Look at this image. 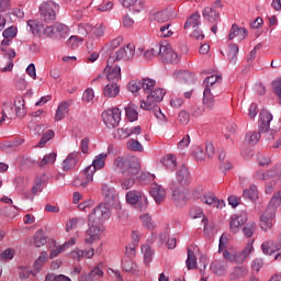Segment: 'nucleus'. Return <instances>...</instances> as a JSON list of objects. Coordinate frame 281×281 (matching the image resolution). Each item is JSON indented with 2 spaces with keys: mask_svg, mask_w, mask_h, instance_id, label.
Instances as JSON below:
<instances>
[{
  "mask_svg": "<svg viewBox=\"0 0 281 281\" xmlns=\"http://www.w3.org/2000/svg\"><path fill=\"white\" fill-rule=\"evenodd\" d=\"M113 168L116 172H121L123 175L121 182L123 190H130V188H133V186H135V179L144 181L147 177H150V173L142 172L139 159L134 156L116 157L113 161Z\"/></svg>",
  "mask_w": 281,
  "mask_h": 281,
  "instance_id": "nucleus-1",
  "label": "nucleus"
},
{
  "mask_svg": "<svg viewBox=\"0 0 281 281\" xmlns=\"http://www.w3.org/2000/svg\"><path fill=\"white\" fill-rule=\"evenodd\" d=\"M19 29L12 25L5 29L2 33L3 40L0 44V49L4 54V58H8L7 66L2 67V71H12L14 67L12 59L16 57V52H14V49H9L8 47L12 44V40L16 38Z\"/></svg>",
  "mask_w": 281,
  "mask_h": 281,
  "instance_id": "nucleus-2",
  "label": "nucleus"
},
{
  "mask_svg": "<svg viewBox=\"0 0 281 281\" xmlns=\"http://www.w3.org/2000/svg\"><path fill=\"white\" fill-rule=\"evenodd\" d=\"M251 251H254V240H249L243 251L236 250H224L223 258L227 262H236V265H243L249 256H251Z\"/></svg>",
  "mask_w": 281,
  "mask_h": 281,
  "instance_id": "nucleus-3",
  "label": "nucleus"
},
{
  "mask_svg": "<svg viewBox=\"0 0 281 281\" xmlns=\"http://www.w3.org/2000/svg\"><path fill=\"white\" fill-rule=\"evenodd\" d=\"M109 218H111V209L105 203H100L88 216L90 224L95 223V225H102Z\"/></svg>",
  "mask_w": 281,
  "mask_h": 281,
  "instance_id": "nucleus-4",
  "label": "nucleus"
},
{
  "mask_svg": "<svg viewBox=\"0 0 281 281\" xmlns=\"http://www.w3.org/2000/svg\"><path fill=\"white\" fill-rule=\"evenodd\" d=\"M135 57V45L127 44L126 47L112 52L108 59V65H113L116 60H133Z\"/></svg>",
  "mask_w": 281,
  "mask_h": 281,
  "instance_id": "nucleus-5",
  "label": "nucleus"
},
{
  "mask_svg": "<svg viewBox=\"0 0 281 281\" xmlns=\"http://www.w3.org/2000/svg\"><path fill=\"white\" fill-rule=\"evenodd\" d=\"M260 125H259V133L263 134L265 139L271 140L273 139V135L276 132L270 128L271 120H273V115L268 111L260 112Z\"/></svg>",
  "mask_w": 281,
  "mask_h": 281,
  "instance_id": "nucleus-6",
  "label": "nucleus"
},
{
  "mask_svg": "<svg viewBox=\"0 0 281 281\" xmlns=\"http://www.w3.org/2000/svg\"><path fill=\"white\" fill-rule=\"evenodd\" d=\"M164 95H166V90L161 88H156L155 90H151L147 94V99L140 102V109H144L145 111H150L153 106L159 104V102L164 100Z\"/></svg>",
  "mask_w": 281,
  "mask_h": 281,
  "instance_id": "nucleus-7",
  "label": "nucleus"
},
{
  "mask_svg": "<svg viewBox=\"0 0 281 281\" xmlns=\"http://www.w3.org/2000/svg\"><path fill=\"white\" fill-rule=\"evenodd\" d=\"M58 4L54 1L44 2L40 7L41 19L45 23H52L56 21V11H58Z\"/></svg>",
  "mask_w": 281,
  "mask_h": 281,
  "instance_id": "nucleus-8",
  "label": "nucleus"
},
{
  "mask_svg": "<svg viewBox=\"0 0 281 281\" xmlns=\"http://www.w3.org/2000/svg\"><path fill=\"white\" fill-rule=\"evenodd\" d=\"M103 122L108 128H115L122 120V111L119 108L105 110L102 113Z\"/></svg>",
  "mask_w": 281,
  "mask_h": 281,
  "instance_id": "nucleus-9",
  "label": "nucleus"
},
{
  "mask_svg": "<svg viewBox=\"0 0 281 281\" xmlns=\"http://www.w3.org/2000/svg\"><path fill=\"white\" fill-rule=\"evenodd\" d=\"M160 56L164 63H169L170 65L179 64V55L177 54V52H175L172 45L170 44H160Z\"/></svg>",
  "mask_w": 281,
  "mask_h": 281,
  "instance_id": "nucleus-10",
  "label": "nucleus"
},
{
  "mask_svg": "<svg viewBox=\"0 0 281 281\" xmlns=\"http://www.w3.org/2000/svg\"><path fill=\"white\" fill-rule=\"evenodd\" d=\"M89 228L86 232L85 243L86 245H93L97 240H100V232L102 228L100 227L101 224L92 223L88 220Z\"/></svg>",
  "mask_w": 281,
  "mask_h": 281,
  "instance_id": "nucleus-11",
  "label": "nucleus"
},
{
  "mask_svg": "<svg viewBox=\"0 0 281 281\" xmlns=\"http://www.w3.org/2000/svg\"><path fill=\"white\" fill-rule=\"evenodd\" d=\"M102 195L104 198V201L109 203L112 207L115 205H120V198L117 196V191H115V188L109 184H103Z\"/></svg>",
  "mask_w": 281,
  "mask_h": 281,
  "instance_id": "nucleus-12",
  "label": "nucleus"
},
{
  "mask_svg": "<svg viewBox=\"0 0 281 281\" xmlns=\"http://www.w3.org/2000/svg\"><path fill=\"white\" fill-rule=\"evenodd\" d=\"M278 177H280V168L278 167H273L267 171L258 170L254 176L257 181H276Z\"/></svg>",
  "mask_w": 281,
  "mask_h": 281,
  "instance_id": "nucleus-13",
  "label": "nucleus"
},
{
  "mask_svg": "<svg viewBox=\"0 0 281 281\" xmlns=\"http://www.w3.org/2000/svg\"><path fill=\"white\" fill-rule=\"evenodd\" d=\"M104 25L100 24L98 27H93L91 24H79L78 32L82 36L87 34H94L97 38H101V36H104Z\"/></svg>",
  "mask_w": 281,
  "mask_h": 281,
  "instance_id": "nucleus-14",
  "label": "nucleus"
},
{
  "mask_svg": "<svg viewBox=\"0 0 281 281\" xmlns=\"http://www.w3.org/2000/svg\"><path fill=\"white\" fill-rule=\"evenodd\" d=\"M104 74H106V79L109 82L117 83L122 79V68L117 65L113 66V64H108L104 68Z\"/></svg>",
  "mask_w": 281,
  "mask_h": 281,
  "instance_id": "nucleus-15",
  "label": "nucleus"
},
{
  "mask_svg": "<svg viewBox=\"0 0 281 281\" xmlns=\"http://www.w3.org/2000/svg\"><path fill=\"white\" fill-rule=\"evenodd\" d=\"M273 221H276V213L273 210L265 211L260 217V228L262 232H269L273 227Z\"/></svg>",
  "mask_w": 281,
  "mask_h": 281,
  "instance_id": "nucleus-16",
  "label": "nucleus"
},
{
  "mask_svg": "<svg viewBox=\"0 0 281 281\" xmlns=\"http://www.w3.org/2000/svg\"><path fill=\"white\" fill-rule=\"evenodd\" d=\"M201 201L202 203H205V205H211L217 210H223L225 206V201L218 200V198H216V195H214L212 192H204Z\"/></svg>",
  "mask_w": 281,
  "mask_h": 281,
  "instance_id": "nucleus-17",
  "label": "nucleus"
},
{
  "mask_svg": "<svg viewBox=\"0 0 281 281\" xmlns=\"http://www.w3.org/2000/svg\"><path fill=\"white\" fill-rule=\"evenodd\" d=\"M109 157V154L101 153L98 156H95L94 160L92 161V165L88 166L86 169L90 175H95L97 170H102L105 166L106 158Z\"/></svg>",
  "mask_w": 281,
  "mask_h": 281,
  "instance_id": "nucleus-18",
  "label": "nucleus"
},
{
  "mask_svg": "<svg viewBox=\"0 0 281 281\" xmlns=\"http://www.w3.org/2000/svg\"><path fill=\"white\" fill-rule=\"evenodd\" d=\"M91 181H93L92 173L85 169L83 172L74 179L72 186H75V188L85 189L89 183H91Z\"/></svg>",
  "mask_w": 281,
  "mask_h": 281,
  "instance_id": "nucleus-19",
  "label": "nucleus"
},
{
  "mask_svg": "<svg viewBox=\"0 0 281 281\" xmlns=\"http://www.w3.org/2000/svg\"><path fill=\"white\" fill-rule=\"evenodd\" d=\"M172 201L177 207L186 205L188 201V190L183 187L176 188L172 192Z\"/></svg>",
  "mask_w": 281,
  "mask_h": 281,
  "instance_id": "nucleus-20",
  "label": "nucleus"
},
{
  "mask_svg": "<svg viewBox=\"0 0 281 281\" xmlns=\"http://www.w3.org/2000/svg\"><path fill=\"white\" fill-rule=\"evenodd\" d=\"M247 223V214H235L229 220V228L233 234H238L240 227Z\"/></svg>",
  "mask_w": 281,
  "mask_h": 281,
  "instance_id": "nucleus-21",
  "label": "nucleus"
},
{
  "mask_svg": "<svg viewBox=\"0 0 281 281\" xmlns=\"http://www.w3.org/2000/svg\"><path fill=\"white\" fill-rule=\"evenodd\" d=\"M149 192L158 205L166 200V189L161 184L153 183Z\"/></svg>",
  "mask_w": 281,
  "mask_h": 281,
  "instance_id": "nucleus-22",
  "label": "nucleus"
},
{
  "mask_svg": "<svg viewBox=\"0 0 281 281\" xmlns=\"http://www.w3.org/2000/svg\"><path fill=\"white\" fill-rule=\"evenodd\" d=\"M249 36V32L247 29L239 27L237 24H233L228 34V41H234V38H238V41H245Z\"/></svg>",
  "mask_w": 281,
  "mask_h": 281,
  "instance_id": "nucleus-23",
  "label": "nucleus"
},
{
  "mask_svg": "<svg viewBox=\"0 0 281 281\" xmlns=\"http://www.w3.org/2000/svg\"><path fill=\"white\" fill-rule=\"evenodd\" d=\"M71 103V100L63 101L61 103H59L55 113V122H60V120H65V117H67Z\"/></svg>",
  "mask_w": 281,
  "mask_h": 281,
  "instance_id": "nucleus-24",
  "label": "nucleus"
},
{
  "mask_svg": "<svg viewBox=\"0 0 281 281\" xmlns=\"http://www.w3.org/2000/svg\"><path fill=\"white\" fill-rule=\"evenodd\" d=\"M80 159V151H74L67 156V158L63 161V170L66 172L72 170L78 165V160Z\"/></svg>",
  "mask_w": 281,
  "mask_h": 281,
  "instance_id": "nucleus-25",
  "label": "nucleus"
},
{
  "mask_svg": "<svg viewBox=\"0 0 281 281\" xmlns=\"http://www.w3.org/2000/svg\"><path fill=\"white\" fill-rule=\"evenodd\" d=\"M202 16L205 21H209V23H218V21H221V13L212 7H205Z\"/></svg>",
  "mask_w": 281,
  "mask_h": 281,
  "instance_id": "nucleus-26",
  "label": "nucleus"
},
{
  "mask_svg": "<svg viewBox=\"0 0 281 281\" xmlns=\"http://www.w3.org/2000/svg\"><path fill=\"white\" fill-rule=\"evenodd\" d=\"M177 181L181 186H188L190 181H192V177L190 176V171L186 165H182L177 171Z\"/></svg>",
  "mask_w": 281,
  "mask_h": 281,
  "instance_id": "nucleus-27",
  "label": "nucleus"
},
{
  "mask_svg": "<svg viewBox=\"0 0 281 281\" xmlns=\"http://www.w3.org/2000/svg\"><path fill=\"white\" fill-rule=\"evenodd\" d=\"M77 240L78 239H76V237H72L70 238V240L64 243L63 245L55 246V248L50 250L49 258H56L58 255L63 254V251H66V249H69V247H74Z\"/></svg>",
  "mask_w": 281,
  "mask_h": 281,
  "instance_id": "nucleus-28",
  "label": "nucleus"
},
{
  "mask_svg": "<svg viewBox=\"0 0 281 281\" xmlns=\"http://www.w3.org/2000/svg\"><path fill=\"white\" fill-rule=\"evenodd\" d=\"M210 269L215 276H225L229 266L224 260H217L211 263Z\"/></svg>",
  "mask_w": 281,
  "mask_h": 281,
  "instance_id": "nucleus-29",
  "label": "nucleus"
},
{
  "mask_svg": "<svg viewBox=\"0 0 281 281\" xmlns=\"http://www.w3.org/2000/svg\"><path fill=\"white\" fill-rule=\"evenodd\" d=\"M94 254H95V250L93 248H91L90 250H80L76 248L70 252V257L74 260H77L78 262H80L82 258H88V259L93 258Z\"/></svg>",
  "mask_w": 281,
  "mask_h": 281,
  "instance_id": "nucleus-30",
  "label": "nucleus"
},
{
  "mask_svg": "<svg viewBox=\"0 0 281 281\" xmlns=\"http://www.w3.org/2000/svg\"><path fill=\"white\" fill-rule=\"evenodd\" d=\"M153 21H156L157 23H168L170 19H172V9H166L162 11L155 12L151 15Z\"/></svg>",
  "mask_w": 281,
  "mask_h": 281,
  "instance_id": "nucleus-31",
  "label": "nucleus"
},
{
  "mask_svg": "<svg viewBox=\"0 0 281 281\" xmlns=\"http://www.w3.org/2000/svg\"><path fill=\"white\" fill-rule=\"evenodd\" d=\"M104 98H117L120 95V86L116 82H109L103 88Z\"/></svg>",
  "mask_w": 281,
  "mask_h": 281,
  "instance_id": "nucleus-32",
  "label": "nucleus"
},
{
  "mask_svg": "<svg viewBox=\"0 0 281 281\" xmlns=\"http://www.w3.org/2000/svg\"><path fill=\"white\" fill-rule=\"evenodd\" d=\"M2 117L0 119V126L5 122V117L8 120H12L14 117V104L12 102L4 103L2 106V112H1Z\"/></svg>",
  "mask_w": 281,
  "mask_h": 281,
  "instance_id": "nucleus-33",
  "label": "nucleus"
},
{
  "mask_svg": "<svg viewBox=\"0 0 281 281\" xmlns=\"http://www.w3.org/2000/svg\"><path fill=\"white\" fill-rule=\"evenodd\" d=\"M221 80H222V78L218 75H212L210 77H206L204 80V85H205L204 89L214 91V89H216V87H218V85H221Z\"/></svg>",
  "mask_w": 281,
  "mask_h": 281,
  "instance_id": "nucleus-34",
  "label": "nucleus"
},
{
  "mask_svg": "<svg viewBox=\"0 0 281 281\" xmlns=\"http://www.w3.org/2000/svg\"><path fill=\"white\" fill-rule=\"evenodd\" d=\"M199 25H201V14H199V12H194L187 19V22L184 23V30H188L189 27L194 30L199 27Z\"/></svg>",
  "mask_w": 281,
  "mask_h": 281,
  "instance_id": "nucleus-35",
  "label": "nucleus"
},
{
  "mask_svg": "<svg viewBox=\"0 0 281 281\" xmlns=\"http://www.w3.org/2000/svg\"><path fill=\"white\" fill-rule=\"evenodd\" d=\"M122 267L127 273H139V267L131 258H124Z\"/></svg>",
  "mask_w": 281,
  "mask_h": 281,
  "instance_id": "nucleus-36",
  "label": "nucleus"
},
{
  "mask_svg": "<svg viewBox=\"0 0 281 281\" xmlns=\"http://www.w3.org/2000/svg\"><path fill=\"white\" fill-rule=\"evenodd\" d=\"M213 90H210V88L204 89L203 92V104L205 106V109H210V111H212V109H214V94L212 93Z\"/></svg>",
  "mask_w": 281,
  "mask_h": 281,
  "instance_id": "nucleus-37",
  "label": "nucleus"
},
{
  "mask_svg": "<svg viewBox=\"0 0 281 281\" xmlns=\"http://www.w3.org/2000/svg\"><path fill=\"white\" fill-rule=\"evenodd\" d=\"M14 104H15V115L18 117H25V100L23 99V97H16L14 100Z\"/></svg>",
  "mask_w": 281,
  "mask_h": 281,
  "instance_id": "nucleus-38",
  "label": "nucleus"
},
{
  "mask_svg": "<svg viewBox=\"0 0 281 281\" xmlns=\"http://www.w3.org/2000/svg\"><path fill=\"white\" fill-rule=\"evenodd\" d=\"M140 249L145 265H150V262H153V257L155 256V250H153V247L148 244L143 245Z\"/></svg>",
  "mask_w": 281,
  "mask_h": 281,
  "instance_id": "nucleus-39",
  "label": "nucleus"
},
{
  "mask_svg": "<svg viewBox=\"0 0 281 281\" xmlns=\"http://www.w3.org/2000/svg\"><path fill=\"white\" fill-rule=\"evenodd\" d=\"M162 165L167 170L175 171V168H177V157L172 154H168L162 158Z\"/></svg>",
  "mask_w": 281,
  "mask_h": 281,
  "instance_id": "nucleus-40",
  "label": "nucleus"
},
{
  "mask_svg": "<svg viewBox=\"0 0 281 281\" xmlns=\"http://www.w3.org/2000/svg\"><path fill=\"white\" fill-rule=\"evenodd\" d=\"M243 196L244 199H249V201L256 203L258 200V187H256V184H251L249 189L244 190Z\"/></svg>",
  "mask_w": 281,
  "mask_h": 281,
  "instance_id": "nucleus-41",
  "label": "nucleus"
},
{
  "mask_svg": "<svg viewBox=\"0 0 281 281\" xmlns=\"http://www.w3.org/2000/svg\"><path fill=\"white\" fill-rule=\"evenodd\" d=\"M238 52H239V47L237 44H231L228 46L227 57L231 65H236L238 60Z\"/></svg>",
  "mask_w": 281,
  "mask_h": 281,
  "instance_id": "nucleus-42",
  "label": "nucleus"
},
{
  "mask_svg": "<svg viewBox=\"0 0 281 281\" xmlns=\"http://www.w3.org/2000/svg\"><path fill=\"white\" fill-rule=\"evenodd\" d=\"M280 205H281V191L273 194L266 211L269 212L270 210H273L274 214H277L278 207H280Z\"/></svg>",
  "mask_w": 281,
  "mask_h": 281,
  "instance_id": "nucleus-43",
  "label": "nucleus"
},
{
  "mask_svg": "<svg viewBox=\"0 0 281 281\" xmlns=\"http://www.w3.org/2000/svg\"><path fill=\"white\" fill-rule=\"evenodd\" d=\"M127 150H131L132 153H144V145L139 143V140L131 138L126 143Z\"/></svg>",
  "mask_w": 281,
  "mask_h": 281,
  "instance_id": "nucleus-44",
  "label": "nucleus"
},
{
  "mask_svg": "<svg viewBox=\"0 0 281 281\" xmlns=\"http://www.w3.org/2000/svg\"><path fill=\"white\" fill-rule=\"evenodd\" d=\"M125 115L128 122H137L139 113H137V106L135 104L127 105L125 108Z\"/></svg>",
  "mask_w": 281,
  "mask_h": 281,
  "instance_id": "nucleus-45",
  "label": "nucleus"
},
{
  "mask_svg": "<svg viewBox=\"0 0 281 281\" xmlns=\"http://www.w3.org/2000/svg\"><path fill=\"white\" fill-rule=\"evenodd\" d=\"M247 273H249V270L247 269V267L237 266L233 269V271L231 273V278L233 280H236L238 278H245V276H247Z\"/></svg>",
  "mask_w": 281,
  "mask_h": 281,
  "instance_id": "nucleus-46",
  "label": "nucleus"
},
{
  "mask_svg": "<svg viewBox=\"0 0 281 281\" xmlns=\"http://www.w3.org/2000/svg\"><path fill=\"white\" fill-rule=\"evenodd\" d=\"M186 265L189 271L196 269V255H194V251H192L190 248H188V258Z\"/></svg>",
  "mask_w": 281,
  "mask_h": 281,
  "instance_id": "nucleus-47",
  "label": "nucleus"
},
{
  "mask_svg": "<svg viewBox=\"0 0 281 281\" xmlns=\"http://www.w3.org/2000/svg\"><path fill=\"white\" fill-rule=\"evenodd\" d=\"M160 49H161V44H156L154 45L150 49H147L144 53V58L146 60H153L154 56H160Z\"/></svg>",
  "mask_w": 281,
  "mask_h": 281,
  "instance_id": "nucleus-48",
  "label": "nucleus"
},
{
  "mask_svg": "<svg viewBox=\"0 0 281 281\" xmlns=\"http://www.w3.org/2000/svg\"><path fill=\"white\" fill-rule=\"evenodd\" d=\"M139 199L142 200V192L139 191H130L126 193V201L131 205H136V203H139Z\"/></svg>",
  "mask_w": 281,
  "mask_h": 281,
  "instance_id": "nucleus-49",
  "label": "nucleus"
},
{
  "mask_svg": "<svg viewBox=\"0 0 281 281\" xmlns=\"http://www.w3.org/2000/svg\"><path fill=\"white\" fill-rule=\"evenodd\" d=\"M156 81L149 78H145L140 80V89L145 91V93H150L153 89H155Z\"/></svg>",
  "mask_w": 281,
  "mask_h": 281,
  "instance_id": "nucleus-50",
  "label": "nucleus"
},
{
  "mask_svg": "<svg viewBox=\"0 0 281 281\" xmlns=\"http://www.w3.org/2000/svg\"><path fill=\"white\" fill-rule=\"evenodd\" d=\"M46 244H47V236H45L42 229L37 231L34 235L35 247H43Z\"/></svg>",
  "mask_w": 281,
  "mask_h": 281,
  "instance_id": "nucleus-51",
  "label": "nucleus"
},
{
  "mask_svg": "<svg viewBox=\"0 0 281 281\" xmlns=\"http://www.w3.org/2000/svg\"><path fill=\"white\" fill-rule=\"evenodd\" d=\"M262 254L266 256H272L276 254V248L273 247V240H266L261 245Z\"/></svg>",
  "mask_w": 281,
  "mask_h": 281,
  "instance_id": "nucleus-52",
  "label": "nucleus"
},
{
  "mask_svg": "<svg viewBox=\"0 0 281 281\" xmlns=\"http://www.w3.org/2000/svg\"><path fill=\"white\" fill-rule=\"evenodd\" d=\"M80 225H85V221L80 218H71L66 223V232H71V229H78Z\"/></svg>",
  "mask_w": 281,
  "mask_h": 281,
  "instance_id": "nucleus-53",
  "label": "nucleus"
},
{
  "mask_svg": "<svg viewBox=\"0 0 281 281\" xmlns=\"http://www.w3.org/2000/svg\"><path fill=\"white\" fill-rule=\"evenodd\" d=\"M260 132H248L246 134V142L250 144L251 146L258 144L260 142Z\"/></svg>",
  "mask_w": 281,
  "mask_h": 281,
  "instance_id": "nucleus-54",
  "label": "nucleus"
},
{
  "mask_svg": "<svg viewBox=\"0 0 281 281\" xmlns=\"http://www.w3.org/2000/svg\"><path fill=\"white\" fill-rule=\"evenodd\" d=\"M173 78H176V80H180V82H188V80L192 78V75L186 70H176L173 72Z\"/></svg>",
  "mask_w": 281,
  "mask_h": 281,
  "instance_id": "nucleus-55",
  "label": "nucleus"
},
{
  "mask_svg": "<svg viewBox=\"0 0 281 281\" xmlns=\"http://www.w3.org/2000/svg\"><path fill=\"white\" fill-rule=\"evenodd\" d=\"M47 258H48L47 251H43L38 257V259L34 262L35 271H40L41 269H43V265L47 262Z\"/></svg>",
  "mask_w": 281,
  "mask_h": 281,
  "instance_id": "nucleus-56",
  "label": "nucleus"
},
{
  "mask_svg": "<svg viewBox=\"0 0 281 281\" xmlns=\"http://www.w3.org/2000/svg\"><path fill=\"white\" fill-rule=\"evenodd\" d=\"M55 161H56V153H50L43 157V159L40 162V166L41 168L45 166H52V164H55Z\"/></svg>",
  "mask_w": 281,
  "mask_h": 281,
  "instance_id": "nucleus-57",
  "label": "nucleus"
},
{
  "mask_svg": "<svg viewBox=\"0 0 281 281\" xmlns=\"http://www.w3.org/2000/svg\"><path fill=\"white\" fill-rule=\"evenodd\" d=\"M0 214L2 216H8L9 218H14V216H16V209L12 205L3 206L0 210Z\"/></svg>",
  "mask_w": 281,
  "mask_h": 281,
  "instance_id": "nucleus-58",
  "label": "nucleus"
},
{
  "mask_svg": "<svg viewBox=\"0 0 281 281\" xmlns=\"http://www.w3.org/2000/svg\"><path fill=\"white\" fill-rule=\"evenodd\" d=\"M257 228L256 223H248L244 226L243 234L246 236V238H251Z\"/></svg>",
  "mask_w": 281,
  "mask_h": 281,
  "instance_id": "nucleus-59",
  "label": "nucleus"
},
{
  "mask_svg": "<svg viewBox=\"0 0 281 281\" xmlns=\"http://www.w3.org/2000/svg\"><path fill=\"white\" fill-rule=\"evenodd\" d=\"M140 220H142L144 227H146L147 229H153L154 227H156V224L153 221V217L150 215L143 214V215H140Z\"/></svg>",
  "mask_w": 281,
  "mask_h": 281,
  "instance_id": "nucleus-60",
  "label": "nucleus"
},
{
  "mask_svg": "<svg viewBox=\"0 0 281 281\" xmlns=\"http://www.w3.org/2000/svg\"><path fill=\"white\" fill-rule=\"evenodd\" d=\"M142 89V82L139 80H133L127 83V90L131 93H137Z\"/></svg>",
  "mask_w": 281,
  "mask_h": 281,
  "instance_id": "nucleus-61",
  "label": "nucleus"
},
{
  "mask_svg": "<svg viewBox=\"0 0 281 281\" xmlns=\"http://www.w3.org/2000/svg\"><path fill=\"white\" fill-rule=\"evenodd\" d=\"M89 276L93 281H98L99 278L104 276V271L101 269L100 265H98L93 270L90 271Z\"/></svg>",
  "mask_w": 281,
  "mask_h": 281,
  "instance_id": "nucleus-62",
  "label": "nucleus"
},
{
  "mask_svg": "<svg viewBox=\"0 0 281 281\" xmlns=\"http://www.w3.org/2000/svg\"><path fill=\"white\" fill-rule=\"evenodd\" d=\"M193 157L196 159V161H203L205 159V153L203 151V147L195 146L193 148Z\"/></svg>",
  "mask_w": 281,
  "mask_h": 281,
  "instance_id": "nucleus-63",
  "label": "nucleus"
},
{
  "mask_svg": "<svg viewBox=\"0 0 281 281\" xmlns=\"http://www.w3.org/2000/svg\"><path fill=\"white\" fill-rule=\"evenodd\" d=\"M272 89L281 104V78L272 82Z\"/></svg>",
  "mask_w": 281,
  "mask_h": 281,
  "instance_id": "nucleus-64",
  "label": "nucleus"
}]
</instances>
